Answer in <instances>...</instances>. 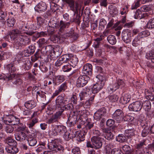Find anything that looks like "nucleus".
Masks as SVG:
<instances>
[{"label": "nucleus", "instance_id": "14", "mask_svg": "<svg viewBox=\"0 0 154 154\" xmlns=\"http://www.w3.org/2000/svg\"><path fill=\"white\" fill-rule=\"evenodd\" d=\"M47 6L45 3L41 2L37 4L35 7V10L38 12L45 11L47 8Z\"/></svg>", "mask_w": 154, "mask_h": 154}, {"label": "nucleus", "instance_id": "12", "mask_svg": "<svg viewBox=\"0 0 154 154\" xmlns=\"http://www.w3.org/2000/svg\"><path fill=\"white\" fill-rule=\"evenodd\" d=\"M124 113L122 110L117 109L112 115V118L118 122H119L122 119Z\"/></svg>", "mask_w": 154, "mask_h": 154}, {"label": "nucleus", "instance_id": "10", "mask_svg": "<svg viewBox=\"0 0 154 154\" xmlns=\"http://www.w3.org/2000/svg\"><path fill=\"white\" fill-rule=\"evenodd\" d=\"M66 57H67L66 63H68L72 66H75L78 62V59L75 56L72 55L71 54H65Z\"/></svg>", "mask_w": 154, "mask_h": 154}, {"label": "nucleus", "instance_id": "3", "mask_svg": "<svg viewBox=\"0 0 154 154\" xmlns=\"http://www.w3.org/2000/svg\"><path fill=\"white\" fill-rule=\"evenodd\" d=\"M64 111L62 108L52 115L47 120V123L50 124L58 122L59 120L61 118V116Z\"/></svg>", "mask_w": 154, "mask_h": 154}, {"label": "nucleus", "instance_id": "52", "mask_svg": "<svg viewBox=\"0 0 154 154\" xmlns=\"http://www.w3.org/2000/svg\"><path fill=\"white\" fill-rule=\"evenodd\" d=\"M128 11V7L125 5L123 6L120 11V14L122 15H126Z\"/></svg>", "mask_w": 154, "mask_h": 154}, {"label": "nucleus", "instance_id": "50", "mask_svg": "<svg viewBox=\"0 0 154 154\" xmlns=\"http://www.w3.org/2000/svg\"><path fill=\"white\" fill-rule=\"evenodd\" d=\"M32 64L29 60L25 61L24 65V69L25 70H29L31 67Z\"/></svg>", "mask_w": 154, "mask_h": 154}, {"label": "nucleus", "instance_id": "41", "mask_svg": "<svg viewBox=\"0 0 154 154\" xmlns=\"http://www.w3.org/2000/svg\"><path fill=\"white\" fill-rule=\"evenodd\" d=\"M107 39L109 42L112 45L115 44L116 42L115 36L113 35H109Z\"/></svg>", "mask_w": 154, "mask_h": 154}, {"label": "nucleus", "instance_id": "24", "mask_svg": "<svg viewBox=\"0 0 154 154\" xmlns=\"http://www.w3.org/2000/svg\"><path fill=\"white\" fill-rule=\"evenodd\" d=\"M5 149L8 153L15 154L18 152V149L17 148V145H12L11 146H8Z\"/></svg>", "mask_w": 154, "mask_h": 154}, {"label": "nucleus", "instance_id": "53", "mask_svg": "<svg viewBox=\"0 0 154 154\" xmlns=\"http://www.w3.org/2000/svg\"><path fill=\"white\" fill-rule=\"evenodd\" d=\"M146 26L149 28H154V18L150 19L147 23Z\"/></svg>", "mask_w": 154, "mask_h": 154}, {"label": "nucleus", "instance_id": "55", "mask_svg": "<svg viewBox=\"0 0 154 154\" xmlns=\"http://www.w3.org/2000/svg\"><path fill=\"white\" fill-rule=\"evenodd\" d=\"M112 145L111 144H108L105 147V152L106 154H112V151L113 149H111Z\"/></svg>", "mask_w": 154, "mask_h": 154}, {"label": "nucleus", "instance_id": "58", "mask_svg": "<svg viewBox=\"0 0 154 154\" xmlns=\"http://www.w3.org/2000/svg\"><path fill=\"white\" fill-rule=\"evenodd\" d=\"M36 20L38 24L40 26L44 24L45 20L44 19L40 17H37Z\"/></svg>", "mask_w": 154, "mask_h": 154}, {"label": "nucleus", "instance_id": "2", "mask_svg": "<svg viewBox=\"0 0 154 154\" xmlns=\"http://www.w3.org/2000/svg\"><path fill=\"white\" fill-rule=\"evenodd\" d=\"M47 33L48 35L51 36L54 35V38L55 41L54 42L56 43V41L57 42L60 40V35H61V33L57 30L55 27H54V26H49L47 28Z\"/></svg>", "mask_w": 154, "mask_h": 154}, {"label": "nucleus", "instance_id": "13", "mask_svg": "<svg viewBox=\"0 0 154 154\" xmlns=\"http://www.w3.org/2000/svg\"><path fill=\"white\" fill-rule=\"evenodd\" d=\"M19 36V37H18L17 41L18 43H20L25 45L29 44L30 42V39L26 35L21 34Z\"/></svg>", "mask_w": 154, "mask_h": 154}, {"label": "nucleus", "instance_id": "62", "mask_svg": "<svg viewBox=\"0 0 154 154\" xmlns=\"http://www.w3.org/2000/svg\"><path fill=\"white\" fill-rule=\"evenodd\" d=\"M45 42V40L43 38L40 39L37 42V43L38 44L39 47H42L44 45Z\"/></svg>", "mask_w": 154, "mask_h": 154}, {"label": "nucleus", "instance_id": "29", "mask_svg": "<svg viewBox=\"0 0 154 154\" xmlns=\"http://www.w3.org/2000/svg\"><path fill=\"white\" fill-rule=\"evenodd\" d=\"M114 85L115 86V87L113 88V89L110 88V89L112 90H114L115 91L119 88L120 87L123 88L125 86V84L123 80L119 79L117 81Z\"/></svg>", "mask_w": 154, "mask_h": 154}, {"label": "nucleus", "instance_id": "27", "mask_svg": "<svg viewBox=\"0 0 154 154\" xmlns=\"http://www.w3.org/2000/svg\"><path fill=\"white\" fill-rule=\"evenodd\" d=\"M26 135L25 133L23 131H20L15 136V137L17 140L23 142L26 140Z\"/></svg>", "mask_w": 154, "mask_h": 154}, {"label": "nucleus", "instance_id": "32", "mask_svg": "<svg viewBox=\"0 0 154 154\" xmlns=\"http://www.w3.org/2000/svg\"><path fill=\"white\" fill-rule=\"evenodd\" d=\"M108 10L110 14L112 16L117 15L118 13V11L117 8L112 5H110L109 6Z\"/></svg>", "mask_w": 154, "mask_h": 154}, {"label": "nucleus", "instance_id": "6", "mask_svg": "<svg viewBox=\"0 0 154 154\" xmlns=\"http://www.w3.org/2000/svg\"><path fill=\"white\" fill-rule=\"evenodd\" d=\"M91 141L94 149H98L102 147L103 139L101 137L94 136L91 138Z\"/></svg>", "mask_w": 154, "mask_h": 154}, {"label": "nucleus", "instance_id": "20", "mask_svg": "<svg viewBox=\"0 0 154 154\" xmlns=\"http://www.w3.org/2000/svg\"><path fill=\"white\" fill-rule=\"evenodd\" d=\"M131 95L128 93L123 94L120 98V102L123 104H125L128 103L131 99Z\"/></svg>", "mask_w": 154, "mask_h": 154}, {"label": "nucleus", "instance_id": "16", "mask_svg": "<svg viewBox=\"0 0 154 154\" xmlns=\"http://www.w3.org/2000/svg\"><path fill=\"white\" fill-rule=\"evenodd\" d=\"M64 98L62 96H58L56 100V109L61 108L63 109L62 106H63L64 104H65Z\"/></svg>", "mask_w": 154, "mask_h": 154}, {"label": "nucleus", "instance_id": "51", "mask_svg": "<svg viewBox=\"0 0 154 154\" xmlns=\"http://www.w3.org/2000/svg\"><path fill=\"white\" fill-rule=\"evenodd\" d=\"M150 32L148 30H145L140 32L138 35L140 38L146 37L150 35Z\"/></svg>", "mask_w": 154, "mask_h": 154}, {"label": "nucleus", "instance_id": "59", "mask_svg": "<svg viewBox=\"0 0 154 154\" xmlns=\"http://www.w3.org/2000/svg\"><path fill=\"white\" fill-rule=\"evenodd\" d=\"M0 79L6 80H10L12 79V77L10 76L7 77L5 74H0Z\"/></svg>", "mask_w": 154, "mask_h": 154}, {"label": "nucleus", "instance_id": "34", "mask_svg": "<svg viewBox=\"0 0 154 154\" xmlns=\"http://www.w3.org/2000/svg\"><path fill=\"white\" fill-rule=\"evenodd\" d=\"M135 130L134 128L128 129L125 130V135L127 137L131 138L135 134Z\"/></svg>", "mask_w": 154, "mask_h": 154}, {"label": "nucleus", "instance_id": "1", "mask_svg": "<svg viewBox=\"0 0 154 154\" xmlns=\"http://www.w3.org/2000/svg\"><path fill=\"white\" fill-rule=\"evenodd\" d=\"M57 139H55L48 143V149L56 152H59L60 154H69V152L65 150L63 146L57 143Z\"/></svg>", "mask_w": 154, "mask_h": 154}, {"label": "nucleus", "instance_id": "35", "mask_svg": "<svg viewBox=\"0 0 154 154\" xmlns=\"http://www.w3.org/2000/svg\"><path fill=\"white\" fill-rule=\"evenodd\" d=\"M89 90V88L87 87H84L83 88V91L79 94V96L81 100H82L85 99L87 95V91Z\"/></svg>", "mask_w": 154, "mask_h": 154}, {"label": "nucleus", "instance_id": "47", "mask_svg": "<svg viewBox=\"0 0 154 154\" xmlns=\"http://www.w3.org/2000/svg\"><path fill=\"white\" fill-rule=\"evenodd\" d=\"M63 51L62 48L59 46L56 47L54 48V52L55 54H56L57 56L60 55L61 54Z\"/></svg>", "mask_w": 154, "mask_h": 154}, {"label": "nucleus", "instance_id": "30", "mask_svg": "<svg viewBox=\"0 0 154 154\" xmlns=\"http://www.w3.org/2000/svg\"><path fill=\"white\" fill-rule=\"evenodd\" d=\"M14 116L10 115L5 116L3 119L4 123L8 125L9 123H11L13 119H14Z\"/></svg>", "mask_w": 154, "mask_h": 154}, {"label": "nucleus", "instance_id": "15", "mask_svg": "<svg viewBox=\"0 0 154 154\" xmlns=\"http://www.w3.org/2000/svg\"><path fill=\"white\" fill-rule=\"evenodd\" d=\"M67 83L64 82L59 87L58 89L56 90L51 96V98H54L55 96L58 95L60 92L64 91L67 88Z\"/></svg>", "mask_w": 154, "mask_h": 154}, {"label": "nucleus", "instance_id": "4", "mask_svg": "<svg viewBox=\"0 0 154 154\" xmlns=\"http://www.w3.org/2000/svg\"><path fill=\"white\" fill-rule=\"evenodd\" d=\"M63 2H66L69 5L70 10L74 11L78 13V11L81 9V7L80 5L78 3H75L74 0H62Z\"/></svg>", "mask_w": 154, "mask_h": 154}, {"label": "nucleus", "instance_id": "5", "mask_svg": "<svg viewBox=\"0 0 154 154\" xmlns=\"http://www.w3.org/2000/svg\"><path fill=\"white\" fill-rule=\"evenodd\" d=\"M89 79L90 78L88 75H80L77 79L76 84L77 87H83L86 85Z\"/></svg>", "mask_w": 154, "mask_h": 154}, {"label": "nucleus", "instance_id": "28", "mask_svg": "<svg viewBox=\"0 0 154 154\" xmlns=\"http://www.w3.org/2000/svg\"><path fill=\"white\" fill-rule=\"evenodd\" d=\"M70 23L69 22H65L63 20H61L59 23L60 29L58 30L59 32H61L63 31L64 29L66 27H68L70 25Z\"/></svg>", "mask_w": 154, "mask_h": 154}, {"label": "nucleus", "instance_id": "39", "mask_svg": "<svg viewBox=\"0 0 154 154\" xmlns=\"http://www.w3.org/2000/svg\"><path fill=\"white\" fill-rule=\"evenodd\" d=\"M80 16L78 14V13L75 12L74 13V17L72 20H70V22H75L77 24L80 23Z\"/></svg>", "mask_w": 154, "mask_h": 154}, {"label": "nucleus", "instance_id": "17", "mask_svg": "<svg viewBox=\"0 0 154 154\" xmlns=\"http://www.w3.org/2000/svg\"><path fill=\"white\" fill-rule=\"evenodd\" d=\"M106 112V111L103 109H99L94 114V119L97 120H100L105 116Z\"/></svg>", "mask_w": 154, "mask_h": 154}, {"label": "nucleus", "instance_id": "7", "mask_svg": "<svg viewBox=\"0 0 154 154\" xmlns=\"http://www.w3.org/2000/svg\"><path fill=\"white\" fill-rule=\"evenodd\" d=\"M21 34V32L18 29H16L9 31L8 32V35L13 40L16 42L18 39L19 36Z\"/></svg>", "mask_w": 154, "mask_h": 154}, {"label": "nucleus", "instance_id": "9", "mask_svg": "<svg viewBox=\"0 0 154 154\" xmlns=\"http://www.w3.org/2000/svg\"><path fill=\"white\" fill-rule=\"evenodd\" d=\"M142 107L141 102L137 101L130 104L128 106V108L131 111L138 112L140 110Z\"/></svg>", "mask_w": 154, "mask_h": 154}, {"label": "nucleus", "instance_id": "21", "mask_svg": "<svg viewBox=\"0 0 154 154\" xmlns=\"http://www.w3.org/2000/svg\"><path fill=\"white\" fill-rule=\"evenodd\" d=\"M57 134H61L65 132L66 130V128L65 126L62 125H57L54 129Z\"/></svg>", "mask_w": 154, "mask_h": 154}, {"label": "nucleus", "instance_id": "19", "mask_svg": "<svg viewBox=\"0 0 154 154\" xmlns=\"http://www.w3.org/2000/svg\"><path fill=\"white\" fill-rule=\"evenodd\" d=\"M82 70L85 75H87L91 74L92 70V65L90 63L86 64L84 66Z\"/></svg>", "mask_w": 154, "mask_h": 154}, {"label": "nucleus", "instance_id": "63", "mask_svg": "<svg viewBox=\"0 0 154 154\" xmlns=\"http://www.w3.org/2000/svg\"><path fill=\"white\" fill-rule=\"evenodd\" d=\"M72 152L73 154H81V151L80 149L75 147L72 149Z\"/></svg>", "mask_w": 154, "mask_h": 154}, {"label": "nucleus", "instance_id": "11", "mask_svg": "<svg viewBox=\"0 0 154 154\" xmlns=\"http://www.w3.org/2000/svg\"><path fill=\"white\" fill-rule=\"evenodd\" d=\"M140 125L143 128V129L141 133V135L142 137H146L149 133H150L149 126L148 125L147 123L143 121L141 122Z\"/></svg>", "mask_w": 154, "mask_h": 154}, {"label": "nucleus", "instance_id": "36", "mask_svg": "<svg viewBox=\"0 0 154 154\" xmlns=\"http://www.w3.org/2000/svg\"><path fill=\"white\" fill-rule=\"evenodd\" d=\"M143 107L146 111L148 113L150 110L151 105L149 100L145 101L143 104Z\"/></svg>", "mask_w": 154, "mask_h": 154}, {"label": "nucleus", "instance_id": "44", "mask_svg": "<svg viewBox=\"0 0 154 154\" xmlns=\"http://www.w3.org/2000/svg\"><path fill=\"white\" fill-rule=\"evenodd\" d=\"M125 136L123 134H119L116 137V140L119 142L123 143L125 142L126 140Z\"/></svg>", "mask_w": 154, "mask_h": 154}, {"label": "nucleus", "instance_id": "25", "mask_svg": "<svg viewBox=\"0 0 154 154\" xmlns=\"http://www.w3.org/2000/svg\"><path fill=\"white\" fill-rule=\"evenodd\" d=\"M67 57H66L65 55H63L60 57L56 62L55 65L56 66H60L63 63H66V60Z\"/></svg>", "mask_w": 154, "mask_h": 154}, {"label": "nucleus", "instance_id": "61", "mask_svg": "<svg viewBox=\"0 0 154 154\" xmlns=\"http://www.w3.org/2000/svg\"><path fill=\"white\" fill-rule=\"evenodd\" d=\"M115 124V121L112 119H109L106 122V124L109 127H112Z\"/></svg>", "mask_w": 154, "mask_h": 154}, {"label": "nucleus", "instance_id": "49", "mask_svg": "<svg viewBox=\"0 0 154 154\" xmlns=\"http://www.w3.org/2000/svg\"><path fill=\"white\" fill-rule=\"evenodd\" d=\"M6 142L8 145V146H12V145H17L16 141L11 138H8L6 140Z\"/></svg>", "mask_w": 154, "mask_h": 154}, {"label": "nucleus", "instance_id": "42", "mask_svg": "<svg viewBox=\"0 0 154 154\" xmlns=\"http://www.w3.org/2000/svg\"><path fill=\"white\" fill-rule=\"evenodd\" d=\"M87 132V131L86 129L83 128L79 133L78 136L80 140L82 141L83 140V139L85 138V135L86 134Z\"/></svg>", "mask_w": 154, "mask_h": 154}, {"label": "nucleus", "instance_id": "46", "mask_svg": "<svg viewBox=\"0 0 154 154\" xmlns=\"http://www.w3.org/2000/svg\"><path fill=\"white\" fill-rule=\"evenodd\" d=\"M108 97L109 100L112 102H117L119 98V97L116 94L109 95Z\"/></svg>", "mask_w": 154, "mask_h": 154}, {"label": "nucleus", "instance_id": "33", "mask_svg": "<svg viewBox=\"0 0 154 154\" xmlns=\"http://www.w3.org/2000/svg\"><path fill=\"white\" fill-rule=\"evenodd\" d=\"M24 105L27 108L30 109L35 107L36 103L33 100H31L26 102Z\"/></svg>", "mask_w": 154, "mask_h": 154}, {"label": "nucleus", "instance_id": "54", "mask_svg": "<svg viewBox=\"0 0 154 154\" xmlns=\"http://www.w3.org/2000/svg\"><path fill=\"white\" fill-rule=\"evenodd\" d=\"M72 66L71 65H69V64L64 65L62 68V69L64 72H68L72 69Z\"/></svg>", "mask_w": 154, "mask_h": 154}, {"label": "nucleus", "instance_id": "38", "mask_svg": "<svg viewBox=\"0 0 154 154\" xmlns=\"http://www.w3.org/2000/svg\"><path fill=\"white\" fill-rule=\"evenodd\" d=\"M5 68L9 71V72H14L16 71V69L14 67L13 62H11L7 65Z\"/></svg>", "mask_w": 154, "mask_h": 154}, {"label": "nucleus", "instance_id": "22", "mask_svg": "<svg viewBox=\"0 0 154 154\" xmlns=\"http://www.w3.org/2000/svg\"><path fill=\"white\" fill-rule=\"evenodd\" d=\"M65 80L64 76L63 75H58L55 76V78H53V82L54 85H56L58 84H60Z\"/></svg>", "mask_w": 154, "mask_h": 154}, {"label": "nucleus", "instance_id": "43", "mask_svg": "<svg viewBox=\"0 0 154 154\" xmlns=\"http://www.w3.org/2000/svg\"><path fill=\"white\" fill-rule=\"evenodd\" d=\"M38 122V119L37 118H34L30 120L27 123V125L29 128H32Z\"/></svg>", "mask_w": 154, "mask_h": 154}, {"label": "nucleus", "instance_id": "60", "mask_svg": "<svg viewBox=\"0 0 154 154\" xmlns=\"http://www.w3.org/2000/svg\"><path fill=\"white\" fill-rule=\"evenodd\" d=\"M140 0H137L135 3L133 4L131 7V9H137L138 7H139L140 5Z\"/></svg>", "mask_w": 154, "mask_h": 154}, {"label": "nucleus", "instance_id": "45", "mask_svg": "<svg viewBox=\"0 0 154 154\" xmlns=\"http://www.w3.org/2000/svg\"><path fill=\"white\" fill-rule=\"evenodd\" d=\"M140 37L138 35L135 38L132 42V45L135 47H137L140 45Z\"/></svg>", "mask_w": 154, "mask_h": 154}, {"label": "nucleus", "instance_id": "8", "mask_svg": "<svg viewBox=\"0 0 154 154\" xmlns=\"http://www.w3.org/2000/svg\"><path fill=\"white\" fill-rule=\"evenodd\" d=\"M131 31L128 29H125L122 32V38L123 40L126 43L131 42Z\"/></svg>", "mask_w": 154, "mask_h": 154}, {"label": "nucleus", "instance_id": "18", "mask_svg": "<svg viewBox=\"0 0 154 154\" xmlns=\"http://www.w3.org/2000/svg\"><path fill=\"white\" fill-rule=\"evenodd\" d=\"M104 85V83L98 82L95 84L92 88V93L95 94L98 92L103 88Z\"/></svg>", "mask_w": 154, "mask_h": 154}, {"label": "nucleus", "instance_id": "40", "mask_svg": "<svg viewBox=\"0 0 154 154\" xmlns=\"http://www.w3.org/2000/svg\"><path fill=\"white\" fill-rule=\"evenodd\" d=\"M122 149L126 152L125 154H131L133 152L132 150L131 149V147L128 145H125L122 147Z\"/></svg>", "mask_w": 154, "mask_h": 154}, {"label": "nucleus", "instance_id": "31", "mask_svg": "<svg viewBox=\"0 0 154 154\" xmlns=\"http://www.w3.org/2000/svg\"><path fill=\"white\" fill-rule=\"evenodd\" d=\"M77 119V116L74 114H71L68 119V121L69 125L71 126L74 125L76 123V121Z\"/></svg>", "mask_w": 154, "mask_h": 154}, {"label": "nucleus", "instance_id": "64", "mask_svg": "<svg viewBox=\"0 0 154 154\" xmlns=\"http://www.w3.org/2000/svg\"><path fill=\"white\" fill-rule=\"evenodd\" d=\"M23 83V80L21 79H17L13 82L14 84L16 85H21Z\"/></svg>", "mask_w": 154, "mask_h": 154}, {"label": "nucleus", "instance_id": "56", "mask_svg": "<svg viewBox=\"0 0 154 154\" xmlns=\"http://www.w3.org/2000/svg\"><path fill=\"white\" fill-rule=\"evenodd\" d=\"M142 12L139 9L137 10L135 12V14L134 15V18L135 19H142Z\"/></svg>", "mask_w": 154, "mask_h": 154}, {"label": "nucleus", "instance_id": "37", "mask_svg": "<svg viewBox=\"0 0 154 154\" xmlns=\"http://www.w3.org/2000/svg\"><path fill=\"white\" fill-rule=\"evenodd\" d=\"M16 23V20L14 18H9L7 20L6 24L9 27H13Z\"/></svg>", "mask_w": 154, "mask_h": 154}, {"label": "nucleus", "instance_id": "26", "mask_svg": "<svg viewBox=\"0 0 154 154\" xmlns=\"http://www.w3.org/2000/svg\"><path fill=\"white\" fill-rule=\"evenodd\" d=\"M103 131L105 133V137L108 140H110L113 139L114 135L111 132V131L108 128L103 129Z\"/></svg>", "mask_w": 154, "mask_h": 154}, {"label": "nucleus", "instance_id": "57", "mask_svg": "<svg viewBox=\"0 0 154 154\" xmlns=\"http://www.w3.org/2000/svg\"><path fill=\"white\" fill-rule=\"evenodd\" d=\"M14 130V127L11 125H7L6 126L5 131L7 133H11Z\"/></svg>", "mask_w": 154, "mask_h": 154}, {"label": "nucleus", "instance_id": "23", "mask_svg": "<svg viewBox=\"0 0 154 154\" xmlns=\"http://www.w3.org/2000/svg\"><path fill=\"white\" fill-rule=\"evenodd\" d=\"M64 133L63 137L66 141H68L70 139L75 137V134L74 133L73 131L71 130L65 131Z\"/></svg>", "mask_w": 154, "mask_h": 154}, {"label": "nucleus", "instance_id": "48", "mask_svg": "<svg viewBox=\"0 0 154 154\" xmlns=\"http://www.w3.org/2000/svg\"><path fill=\"white\" fill-rule=\"evenodd\" d=\"M29 145L30 146H34L37 143L36 140L33 137L29 138L27 140Z\"/></svg>", "mask_w": 154, "mask_h": 154}]
</instances>
